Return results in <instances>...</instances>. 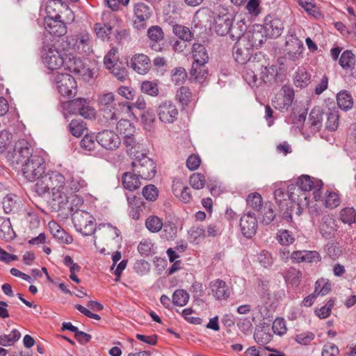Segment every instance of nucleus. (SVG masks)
<instances>
[{
  "instance_id": "nucleus-40",
  "label": "nucleus",
  "mask_w": 356,
  "mask_h": 356,
  "mask_svg": "<svg viewBox=\"0 0 356 356\" xmlns=\"http://www.w3.org/2000/svg\"><path fill=\"white\" fill-rule=\"evenodd\" d=\"M177 236V227L176 225L170 221H167L163 223V227L161 229V237L162 239L166 241H174Z\"/></svg>"
},
{
  "instance_id": "nucleus-8",
  "label": "nucleus",
  "mask_w": 356,
  "mask_h": 356,
  "mask_svg": "<svg viewBox=\"0 0 356 356\" xmlns=\"http://www.w3.org/2000/svg\"><path fill=\"white\" fill-rule=\"evenodd\" d=\"M72 221L76 230L83 236H91L95 232V218L86 211H76L72 213Z\"/></svg>"
},
{
  "instance_id": "nucleus-47",
  "label": "nucleus",
  "mask_w": 356,
  "mask_h": 356,
  "mask_svg": "<svg viewBox=\"0 0 356 356\" xmlns=\"http://www.w3.org/2000/svg\"><path fill=\"white\" fill-rule=\"evenodd\" d=\"M21 337L20 332L15 329L9 334L0 336V345L3 346H13Z\"/></svg>"
},
{
  "instance_id": "nucleus-26",
  "label": "nucleus",
  "mask_w": 356,
  "mask_h": 356,
  "mask_svg": "<svg viewBox=\"0 0 356 356\" xmlns=\"http://www.w3.org/2000/svg\"><path fill=\"white\" fill-rule=\"evenodd\" d=\"M323 113L324 110L319 106H316L311 111L309 115V120L310 122L312 133L315 134L321 130L323 125Z\"/></svg>"
},
{
  "instance_id": "nucleus-9",
  "label": "nucleus",
  "mask_w": 356,
  "mask_h": 356,
  "mask_svg": "<svg viewBox=\"0 0 356 356\" xmlns=\"http://www.w3.org/2000/svg\"><path fill=\"white\" fill-rule=\"evenodd\" d=\"M133 26L138 31L145 30L153 16V8L149 3L138 1L133 5Z\"/></svg>"
},
{
  "instance_id": "nucleus-4",
  "label": "nucleus",
  "mask_w": 356,
  "mask_h": 356,
  "mask_svg": "<svg viewBox=\"0 0 356 356\" xmlns=\"http://www.w3.org/2000/svg\"><path fill=\"white\" fill-rule=\"evenodd\" d=\"M296 186L291 184L286 191L284 188H277L274 192V197L282 212V218L287 222L292 220V207L297 200L294 191Z\"/></svg>"
},
{
  "instance_id": "nucleus-62",
  "label": "nucleus",
  "mask_w": 356,
  "mask_h": 356,
  "mask_svg": "<svg viewBox=\"0 0 356 356\" xmlns=\"http://www.w3.org/2000/svg\"><path fill=\"white\" fill-rule=\"evenodd\" d=\"M245 29H242V25H240L238 23L236 25H233L230 27V31L228 34L229 37L232 40H237V41L240 40L241 38H243L245 35L244 33Z\"/></svg>"
},
{
  "instance_id": "nucleus-41",
  "label": "nucleus",
  "mask_w": 356,
  "mask_h": 356,
  "mask_svg": "<svg viewBox=\"0 0 356 356\" xmlns=\"http://www.w3.org/2000/svg\"><path fill=\"white\" fill-rule=\"evenodd\" d=\"M316 184H314V182L312 180L310 176L303 175L298 177L295 191H301L304 192L310 191L314 188Z\"/></svg>"
},
{
  "instance_id": "nucleus-25",
  "label": "nucleus",
  "mask_w": 356,
  "mask_h": 356,
  "mask_svg": "<svg viewBox=\"0 0 356 356\" xmlns=\"http://www.w3.org/2000/svg\"><path fill=\"white\" fill-rule=\"evenodd\" d=\"M212 293L215 298L218 300H227L230 296V290L226 282L222 280L217 279L210 283Z\"/></svg>"
},
{
  "instance_id": "nucleus-18",
  "label": "nucleus",
  "mask_w": 356,
  "mask_h": 356,
  "mask_svg": "<svg viewBox=\"0 0 356 356\" xmlns=\"http://www.w3.org/2000/svg\"><path fill=\"white\" fill-rule=\"evenodd\" d=\"M240 227L243 235L247 238H251L255 235L257 229V219L255 213L248 211L240 220Z\"/></svg>"
},
{
  "instance_id": "nucleus-61",
  "label": "nucleus",
  "mask_w": 356,
  "mask_h": 356,
  "mask_svg": "<svg viewBox=\"0 0 356 356\" xmlns=\"http://www.w3.org/2000/svg\"><path fill=\"white\" fill-rule=\"evenodd\" d=\"M195 71H196L195 73H193V65H192L191 70L190 72V74H191V77H193L194 79V80L197 82H200V83L203 82L206 79L207 76L208 74V70H207V68L206 67L205 64H204V67H202V68L197 67Z\"/></svg>"
},
{
  "instance_id": "nucleus-21",
  "label": "nucleus",
  "mask_w": 356,
  "mask_h": 356,
  "mask_svg": "<svg viewBox=\"0 0 356 356\" xmlns=\"http://www.w3.org/2000/svg\"><path fill=\"white\" fill-rule=\"evenodd\" d=\"M130 66L137 73L145 74L151 68V60L144 54H136L131 58Z\"/></svg>"
},
{
  "instance_id": "nucleus-37",
  "label": "nucleus",
  "mask_w": 356,
  "mask_h": 356,
  "mask_svg": "<svg viewBox=\"0 0 356 356\" xmlns=\"http://www.w3.org/2000/svg\"><path fill=\"white\" fill-rule=\"evenodd\" d=\"M163 220L156 215H150L145 222V227L151 233H158L163 227Z\"/></svg>"
},
{
  "instance_id": "nucleus-34",
  "label": "nucleus",
  "mask_w": 356,
  "mask_h": 356,
  "mask_svg": "<svg viewBox=\"0 0 356 356\" xmlns=\"http://www.w3.org/2000/svg\"><path fill=\"white\" fill-rule=\"evenodd\" d=\"M105 67L120 81H124L129 76L128 71L122 62L105 65Z\"/></svg>"
},
{
  "instance_id": "nucleus-53",
  "label": "nucleus",
  "mask_w": 356,
  "mask_h": 356,
  "mask_svg": "<svg viewBox=\"0 0 356 356\" xmlns=\"http://www.w3.org/2000/svg\"><path fill=\"white\" fill-rule=\"evenodd\" d=\"M302 273L295 268H290L286 272L284 278L286 282L291 284H298L301 280Z\"/></svg>"
},
{
  "instance_id": "nucleus-13",
  "label": "nucleus",
  "mask_w": 356,
  "mask_h": 356,
  "mask_svg": "<svg viewBox=\"0 0 356 356\" xmlns=\"http://www.w3.org/2000/svg\"><path fill=\"white\" fill-rule=\"evenodd\" d=\"M257 28L263 29L268 38H277L281 35L284 30V24L280 18L269 15L265 17L264 24L257 26Z\"/></svg>"
},
{
  "instance_id": "nucleus-38",
  "label": "nucleus",
  "mask_w": 356,
  "mask_h": 356,
  "mask_svg": "<svg viewBox=\"0 0 356 356\" xmlns=\"http://www.w3.org/2000/svg\"><path fill=\"white\" fill-rule=\"evenodd\" d=\"M284 95L282 98V104L280 105L279 109L282 111L283 110L287 111L292 105L294 99V90L289 86H284L282 88Z\"/></svg>"
},
{
  "instance_id": "nucleus-45",
  "label": "nucleus",
  "mask_w": 356,
  "mask_h": 356,
  "mask_svg": "<svg viewBox=\"0 0 356 356\" xmlns=\"http://www.w3.org/2000/svg\"><path fill=\"white\" fill-rule=\"evenodd\" d=\"M191 98L192 93L188 87L182 86L177 90L176 99L182 106H188L191 101Z\"/></svg>"
},
{
  "instance_id": "nucleus-55",
  "label": "nucleus",
  "mask_w": 356,
  "mask_h": 356,
  "mask_svg": "<svg viewBox=\"0 0 356 356\" xmlns=\"http://www.w3.org/2000/svg\"><path fill=\"white\" fill-rule=\"evenodd\" d=\"M147 36L152 41L159 42L163 39L164 33L159 26H152L147 30Z\"/></svg>"
},
{
  "instance_id": "nucleus-46",
  "label": "nucleus",
  "mask_w": 356,
  "mask_h": 356,
  "mask_svg": "<svg viewBox=\"0 0 356 356\" xmlns=\"http://www.w3.org/2000/svg\"><path fill=\"white\" fill-rule=\"evenodd\" d=\"M189 300V294L186 291L177 289L172 294V302L175 305L183 307L186 305Z\"/></svg>"
},
{
  "instance_id": "nucleus-36",
  "label": "nucleus",
  "mask_w": 356,
  "mask_h": 356,
  "mask_svg": "<svg viewBox=\"0 0 356 356\" xmlns=\"http://www.w3.org/2000/svg\"><path fill=\"white\" fill-rule=\"evenodd\" d=\"M95 31L99 38L102 40H109L113 32V26L110 23H95L94 25Z\"/></svg>"
},
{
  "instance_id": "nucleus-64",
  "label": "nucleus",
  "mask_w": 356,
  "mask_h": 356,
  "mask_svg": "<svg viewBox=\"0 0 356 356\" xmlns=\"http://www.w3.org/2000/svg\"><path fill=\"white\" fill-rule=\"evenodd\" d=\"M314 337L315 335L313 332H306L296 334L295 340L301 345H307L314 340Z\"/></svg>"
},
{
  "instance_id": "nucleus-24",
  "label": "nucleus",
  "mask_w": 356,
  "mask_h": 356,
  "mask_svg": "<svg viewBox=\"0 0 356 356\" xmlns=\"http://www.w3.org/2000/svg\"><path fill=\"white\" fill-rule=\"evenodd\" d=\"M260 63L259 62H256L252 60V62H250L245 67V70L243 72V76L245 81L252 87H258L261 84V81L257 79V75L255 74L254 70H259Z\"/></svg>"
},
{
  "instance_id": "nucleus-59",
  "label": "nucleus",
  "mask_w": 356,
  "mask_h": 356,
  "mask_svg": "<svg viewBox=\"0 0 356 356\" xmlns=\"http://www.w3.org/2000/svg\"><path fill=\"white\" fill-rule=\"evenodd\" d=\"M277 239L282 245H288L294 241L293 235L286 229L279 231L277 234Z\"/></svg>"
},
{
  "instance_id": "nucleus-12",
  "label": "nucleus",
  "mask_w": 356,
  "mask_h": 356,
  "mask_svg": "<svg viewBox=\"0 0 356 356\" xmlns=\"http://www.w3.org/2000/svg\"><path fill=\"white\" fill-rule=\"evenodd\" d=\"M68 54V72L77 77H82L85 81H89L93 77V72L87 67L79 57L72 56Z\"/></svg>"
},
{
  "instance_id": "nucleus-3",
  "label": "nucleus",
  "mask_w": 356,
  "mask_h": 356,
  "mask_svg": "<svg viewBox=\"0 0 356 356\" xmlns=\"http://www.w3.org/2000/svg\"><path fill=\"white\" fill-rule=\"evenodd\" d=\"M68 113L79 114L86 119H94L96 116V110L90 106V101L86 98L76 97L77 86L74 77L68 74Z\"/></svg>"
},
{
  "instance_id": "nucleus-50",
  "label": "nucleus",
  "mask_w": 356,
  "mask_h": 356,
  "mask_svg": "<svg viewBox=\"0 0 356 356\" xmlns=\"http://www.w3.org/2000/svg\"><path fill=\"white\" fill-rule=\"evenodd\" d=\"M246 202L248 206L257 211H259L264 204L262 202L261 195L258 193H252L248 195Z\"/></svg>"
},
{
  "instance_id": "nucleus-58",
  "label": "nucleus",
  "mask_w": 356,
  "mask_h": 356,
  "mask_svg": "<svg viewBox=\"0 0 356 356\" xmlns=\"http://www.w3.org/2000/svg\"><path fill=\"white\" fill-rule=\"evenodd\" d=\"M67 262L70 273V278L77 284L80 283L81 280L78 277L76 273L81 270V266L77 264L74 263L73 259L70 256H68Z\"/></svg>"
},
{
  "instance_id": "nucleus-39",
  "label": "nucleus",
  "mask_w": 356,
  "mask_h": 356,
  "mask_svg": "<svg viewBox=\"0 0 356 356\" xmlns=\"http://www.w3.org/2000/svg\"><path fill=\"white\" fill-rule=\"evenodd\" d=\"M337 101L338 106L343 111H348L353 106V97L346 90L341 91L337 94Z\"/></svg>"
},
{
  "instance_id": "nucleus-33",
  "label": "nucleus",
  "mask_w": 356,
  "mask_h": 356,
  "mask_svg": "<svg viewBox=\"0 0 356 356\" xmlns=\"http://www.w3.org/2000/svg\"><path fill=\"white\" fill-rule=\"evenodd\" d=\"M15 233L9 218L0 216V238L10 241L14 238Z\"/></svg>"
},
{
  "instance_id": "nucleus-57",
  "label": "nucleus",
  "mask_w": 356,
  "mask_h": 356,
  "mask_svg": "<svg viewBox=\"0 0 356 356\" xmlns=\"http://www.w3.org/2000/svg\"><path fill=\"white\" fill-rule=\"evenodd\" d=\"M327 254L333 260L339 258L342 250L337 244L333 242H328L325 247Z\"/></svg>"
},
{
  "instance_id": "nucleus-17",
  "label": "nucleus",
  "mask_w": 356,
  "mask_h": 356,
  "mask_svg": "<svg viewBox=\"0 0 356 356\" xmlns=\"http://www.w3.org/2000/svg\"><path fill=\"white\" fill-rule=\"evenodd\" d=\"M234 17L228 12L220 13L214 17L213 28L216 33L221 36L226 35L232 26Z\"/></svg>"
},
{
  "instance_id": "nucleus-22",
  "label": "nucleus",
  "mask_w": 356,
  "mask_h": 356,
  "mask_svg": "<svg viewBox=\"0 0 356 356\" xmlns=\"http://www.w3.org/2000/svg\"><path fill=\"white\" fill-rule=\"evenodd\" d=\"M285 47L286 56L288 59L292 61L298 60L304 50L303 43L298 38L287 39L285 42Z\"/></svg>"
},
{
  "instance_id": "nucleus-49",
  "label": "nucleus",
  "mask_w": 356,
  "mask_h": 356,
  "mask_svg": "<svg viewBox=\"0 0 356 356\" xmlns=\"http://www.w3.org/2000/svg\"><path fill=\"white\" fill-rule=\"evenodd\" d=\"M116 129L120 134L124 136L134 133L135 128L134 124L127 119H120L116 124Z\"/></svg>"
},
{
  "instance_id": "nucleus-32",
  "label": "nucleus",
  "mask_w": 356,
  "mask_h": 356,
  "mask_svg": "<svg viewBox=\"0 0 356 356\" xmlns=\"http://www.w3.org/2000/svg\"><path fill=\"white\" fill-rule=\"evenodd\" d=\"M259 70H261L259 79L261 83L264 82L266 84H272L276 81L277 72L275 66L272 65L268 67L263 64H260Z\"/></svg>"
},
{
  "instance_id": "nucleus-5",
  "label": "nucleus",
  "mask_w": 356,
  "mask_h": 356,
  "mask_svg": "<svg viewBox=\"0 0 356 356\" xmlns=\"http://www.w3.org/2000/svg\"><path fill=\"white\" fill-rule=\"evenodd\" d=\"M99 112L108 124H115L120 113L113 92L102 93L97 99Z\"/></svg>"
},
{
  "instance_id": "nucleus-7",
  "label": "nucleus",
  "mask_w": 356,
  "mask_h": 356,
  "mask_svg": "<svg viewBox=\"0 0 356 356\" xmlns=\"http://www.w3.org/2000/svg\"><path fill=\"white\" fill-rule=\"evenodd\" d=\"M22 165L23 175L29 181H38L44 175L46 163L44 158L38 154L33 155Z\"/></svg>"
},
{
  "instance_id": "nucleus-30",
  "label": "nucleus",
  "mask_w": 356,
  "mask_h": 356,
  "mask_svg": "<svg viewBox=\"0 0 356 356\" xmlns=\"http://www.w3.org/2000/svg\"><path fill=\"white\" fill-rule=\"evenodd\" d=\"M273 207V204L270 202H267L259 211L258 218L263 225H270L275 220L276 214Z\"/></svg>"
},
{
  "instance_id": "nucleus-23",
  "label": "nucleus",
  "mask_w": 356,
  "mask_h": 356,
  "mask_svg": "<svg viewBox=\"0 0 356 356\" xmlns=\"http://www.w3.org/2000/svg\"><path fill=\"white\" fill-rule=\"evenodd\" d=\"M263 31V29L259 28H257V29H254L252 31L247 32L243 38L245 39V42L248 43L247 45L251 47V49H258L264 44L266 38H268L266 34L264 35Z\"/></svg>"
},
{
  "instance_id": "nucleus-28",
  "label": "nucleus",
  "mask_w": 356,
  "mask_h": 356,
  "mask_svg": "<svg viewBox=\"0 0 356 356\" xmlns=\"http://www.w3.org/2000/svg\"><path fill=\"white\" fill-rule=\"evenodd\" d=\"M337 231L335 220L329 216L323 217L320 225V232L321 235L327 238H331L334 232Z\"/></svg>"
},
{
  "instance_id": "nucleus-51",
  "label": "nucleus",
  "mask_w": 356,
  "mask_h": 356,
  "mask_svg": "<svg viewBox=\"0 0 356 356\" xmlns=\"http://www.w3.org/2000/svg\"><path fill=\"white\" fill-rule=\"evenodd\" d=\"M173 33L180 39L189 41L193 38V33L190 29L184 26L176 24L173 26Z\"/></svg>"
},
{
  "instance_id": "nucleus-52",
  "label": "nucleus",
  "mask_w": 356,
  "mask_h": 356,
  "mask_svg": "<svg viewBox=\"0 0 356 356\" xmlns=\"http://www.w3.org/2000/svg\"><path fill=\"white\" fill-rule=\"evenodd\" d=\"M187 78V72L182 67L174 68L171 72V79L176 85L182 84Z\"/></svg>"
},
{
  "instance_id": "nucleus-43",
  "label": "nucleus",
  "mask_w": 356,
  "mask_h": 356,
  "mask_svg": "<svg viewBox=\"0 0 356 356\" xmlns=\"http://www.w3.org/2000/svg\"><path fill=\"white\" fill-rule=\"evenodd\" d=\"M141 92L152 97H156L159 90L157 81H144L140 85Z\"/></svg>"
},
{
  "instance_id": "nucleus-35",
  "label": "nucleus",
  "mask_w": 356,
  "mask_h": 356,
  "mask_svg": "<svg viewBox=\"0 0 356 356\" xmlns=\"http://www.w3.org/2000/svg\"><path fill=\"white\" fill-rule=\"evenodd\" d=\"M68 129L74 136L79 138L87 131L88 128L86 123L79 118L71 120L68 124Z\"/></svg>"
},
{
  "instance_id": "nucleus-63",
  "label": "nucleus",
  "mask_w": 356,
  "mask_h": 356,
  "mask_svg": "<svg viewBox=\"0 0 356 356\" xmlns=\"http://www.w3.org/2000/svg\"><path fill=\"white\" fill-rule=\"evenodd\" d=\"M95 137L92 135L86 134L83 139L80 141V145L82 149L91 151L95 147Z\"/></svg>"
},
{
  "instance_id": "nucleus-20",
  "label": "nucleus",
  "mask_w": 356,
  "mask_h": 356,
  "mask_svg": "<svg viewBox=\"0 0 356 356\" xmlns=\"http://www.w3.org/2000/svg\"><path fill=\"white\" fill-rule=\"evenodd\" d=\"M192 54L194 61L193 63V71L195 73L197 67H204V64H206L209 60V55L205 47L200 44L195 42L193 44Z\"/></svg>"
},
{
  "instance_id": "nucleus-44",
  "label": "nucleus",
  "mask_w": 356,
  "mask_h": 356,
  "mask_svg": "<svg viewBox=\"0 0 356 356\" xmlns=\"http://www.w3.org/2000/svg\"><path fill=\"white\" fill-rule=\"evenodd\" d=\"M356 62L355 56L350 50L344 51L339 58V64L344 70H350Z\"/></svg>"
},
{
  "instance_id": "nucleus-29",
  "label": "nucleus",
  "mask_w": 356,
  "mask_h": 356,
  "mask_svg": "<svg viewBox=\"0 0 356 356\" xmlns=\"http://www.w3.org/2000/svg\"><path fill=\"white\" fill-rule=\"evenodd\" d=\"M311 74L302 67H299L293 76V83L297 88H306L311 83Z\"/></svg>"
},
{
  "instance_id": "nucleus-11",
  "label": "nucleus",
  "mask_w": 356,
  "mask_h": 356,
  "mask_svg": "<svg viewBox=\"0 0 356 356\" xmlns=\"http://www.w3.org/2000/svg\"><path fill=\"white\" fill-rule=\"evenodd\" d=\"M44 26L46 30L52 35L58 37L60 44H67L65 34L67 33V26L65 22L61 19L60 15L54 17L47 16L44 18Z\"/></svg>"
},
{
  "instance_id": "nucleus-56",
  "label": "nucleus",
  "mask_w": 356,
  "mask_h": 356,
  "mask_svg": "<svg viewBox=\"0 0 356 356\" xmlns=\"http://www.w3.org/2000/svg\"><path fill=\"white\" fill-rule=\"evenodd\" d=\"M143 196L148 201H155L159 195L157 188L153 184L145 186L142 191Z\"/></svg>"
},
{
  "instance_id": "nucleus-60",
  "label": "nucleus",
  "mask_w": 356,
  "mask_h": 356,
  "mask_svg": "<svg viewBox=\"0 0 356 356\" xmlns=\"http://www.w3.org/2000/svg\"><path fill=\"white\" fill-rule=\"evenodd\" d=\"M12 135L7 131H0V154L6 152L11 143Z\"/></svg>"
},
{
  "instance_id": "nucleus-48",
  "label": "nucleus",
  "mask_w": 356,
  "mask_h": 356,
  "mask_svg": "<svg viewBox=\"0 0 356 356\" xmlns=\"http://www.w3.org/2000/svg\"><path fill=\"white\" fill-rule=\"evenodd\" d=\"M340 219L349 225L356 222V211L353 207H346L340 211Z\"/></svg>"
},
{
  "instance_id": "nucleus-10",
  "label": "nucleus",
  "mask_w": 356,
  "mask_h": 356,
  "mask_svg": "<svg viewBox=\"0 0 356 356\" xmlns=\"http://www.w3.org/2000/svg\"><path fill=\"white\" fill-rule=\"evenodd\" d=\"M70 54H78L88 55L92 51L90 35L86 31L71 35L68 40Z\"/></svg>"
},
{
  "instance_id": "nucleus-42",
  "label": "nucleus",
  "mask_w": 356,
  "mask_h": 356,
  "mask_svg": "<svg viewBox=\"0 0 356 356\" xmlns=\"http://www.w3.org/2000/svg\"><path fill=\"white\" fill-rule=\"evenodd\" d=\"M17 196L14 194H8L4 197L2 206L6 213L14 212L18 207Z\"/></svg>"
},
{
  "instance_id": "nucleus-15",
  "label": "nucleus",
  "mask_w": 356,
  "mask_h": 356,
  "mask_svg": "<svg viewBox=\"0 0 356 356\" xmlns=\"http://www.w3.org/2000/svg\"><path fill=\"white\" fill-rule=\"evenodd\" d=\"M245 38H241L237 41L233 48V56L238 64L248 65L252 55L253 49L247 45Z\"/></svg>"
},
{
  "instance_id": "nucleus-16",
  "label": "nucleus",
  "mask_w": 356,
  "mask_h": 356,
  "mask_svg": "<svg viewBox=\"0 0 356 356\" xmlns=\"http://www.w3.org/2000/svg\"><path fill=\"white\" fill-rule=\"evenodd\" d=\"M96 141L104 148L113 150L119 147L121 140L118 135L111 130H103L95 136Z\"/></svg>"
},
{
  "instance_id": "nucleus-1",
  "label": "nucleus",
  "mask_w": 356,
  "mask_h": 356,
  "mask_svg": "<svg viewBox=\"0 0 356 356\" xmlns=\"http://www.w3.org/2000/svg\"><path fill=\"white\" fill-rule=\"evenodd\" d=\"M55 45V49L50 48L46 55L43 56V62L51 70H60L56 72L54 80L57 89L63 97L60 99L59 109L64 118H67V74L65 72L67 70L65 65V59L67 58V44H60V40H57Z\"/></svg>"
},
{
  "instance_id": "nucleus-54",
  "label": "nucleus",
  "mask_w": 356,
  "mask_h": 356,
  "mask_svg": "<svg viewBox=\"0 0 356 356\" xmlns=\"http://www.w3.org/2000/svg\"><path fill=\"white\" fill-rule=\"evenodd\" d=\"M190 185L195 189L202 188L206 183L205 177L201 173H193L189 179Z\"/></svg>"
},
{
  "instance_id": "nucleus-19",
  "label": "nucleus",
  "mask_w": 356,
  "mask_h": 356,
  "mask_svg": "<svg viewBox=\"0 0 356 356\" xmlns=\"http://www.w3.org/2000/svg\"><path fill=\"white\" fill-rule=\"evenodd\" d=\"M14 151L17 157V163H21L22 165L30 160L33 155H38L34 152L32 145L25 139H19L16 142Z\"/></svg>"
},
{
  "instance_id": "nucleus-2",
  "label": "nucleus",
  "mask_w": 356,
  "mask_h": 356,
  "mask_svg": "<svg viewBox=\"0 0 356 356\" xmlns=\"http://www.w3.org/2000/svg\"><path fill=\"white\" fill-rule=\"evenodd\" d=\"M65 176L56 170L49 171L35 184L34 191L40 196L51 190L53 200L58 202L60 209L67 204V187Z\"/></svg>"
},
{
  "instance_id": "nucleus-14",
  "label": "nucleus",
  "mask_w": 356,
  "mask_h": 356,
  "mask_svg": "<svg viewBox=\"0 0 356 356\" xmlns=\"http://www.w3.org/2000/svg\"><path fill=\"white\" fill-rule=\"evenodd\" d=\"M157 114L161 122L173 123L177 119L179 111L174 102L165 100L158 106Z\"/></svg>"
},
{
  "instance_id": "nucleus-6",
  "label": "nucleus",
  "mask_w": 356,
  "mask_h": 356,
  "mask_svg": "<svg viewBox=\"0 0 356 356\" xmlns=\"http://www.w3.org/2000/svg\"><path fill=\"white\" fill-rule=\"evenodd\" d=\"M133 171L141 179H151L154 177L156 170L154 161L145 154L136 152L131 163Z\"/></svg>"
},
{
  "instance_id": "nucleus-27",
  "label": "nucleus",
  "mask_w": 356,
  "mask_h": 356,
  "mask_svg": "<svg viewBox=\"0 0 356 356\" xmlns=\"http://www.w3.org/2000/svg\"><path fill=\"white\" fill-rule=\"evenodd\" d=\"M323 115L326 117L325 129L331 131H336L339 126V119L338 109L335 106L326 108L324 109Z\"/></svg>"
},
{
  "instance_id": "nucleus-31",
  "label": "nucleus",
  "mask_w": 356,
  "mask_h": 356,
  "mask_svg": "<svg viewBox=\"0 0 356 356\" xmlns=\"http://www.w3.org/2000/svg\"><path fill=\"white\" fill-rule=\"evenodd\" d=\"M140 176L133 171L123 173L122 177V185L124 188L133 191L140 186Z\"/></svg>"
}]
</instances>
